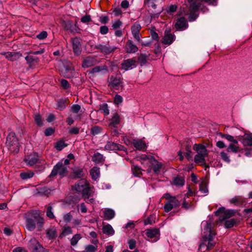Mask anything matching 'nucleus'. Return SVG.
Returning a JSON list of instances; mask_svg holds the SVG:
<instances>
[{
  "instance_id": "obj_17",
  "label": "nucleus",
  "mask_w": 252,
  "mask_h": 252,
  "mask_svg": "<svg viewBox=\"0 0 252 252\" xmlns=\"http://www.w3.org/2000/svg\"><path fill=\"white\" fill-rule=\"evenodd\" d=\"M107 71L108 68L106 65L96 66L89 71V74L94 75L103 74L106 73Z\"/></svg>"
},
{
  "instance_id": "obj_37",
  "label": "nucleus",
  "mask_w": 252,
  "mask_h": 252,
  "mask_svg": "<svg viewBox=\"0 0 252 252\" xmlns=\"http://www.w3.org/2000/svg\"><path fill=\"white\" fill-rule=\"evenodd\" d=\"M27 228L30 231L33 230L35 228V223L32 219H28L27 220Z\"/></svg>"
},
{
  "instance_id": "obj_5",
  "label": "nucleus",
  "mask_w": 252,
  "mask_h": 252,
  "mask_svg": "<svg viewBox=\"0 0 252 252\" xmlns=\"http://www.w3.org/2000/svg\"><path fill=\"white\" fill-rule=\"evenodd\" d=\"M164 197L168 200V202L164 206V209L166 212H169L173 208L177 207L180 205V201L175 196H171L168 193H165Z\"/></svg>"
},
{
  "instance_id": "obj_53",
  "label": "nucleus",
  "mask_w": 252,
  "mask_h": 252,
  "mask_svg": "<svg viewBox=\"0 0 252 252\" xmlns=\"http://www.w3.org/2000/svg\"><path fill=\"white\" fill-rule=\"evenodd\" d=\"M74 175L77 178H81L83 176L84 172L82 169H76L74 171Z\"/></svg>"
},
{
  "instance_id": "obj_16",
  "label": "nucleus",
  "mask_w": 252,
  "mask_h": 252,
  "mask_svg": "<svg viewBox=\"0 0 252 252\" xmlns=\"http://www.w3.org/2000/svg\"><path fill=\"white\" fill-rule=\"evenodd\" d=\"M240 140L244 147H252V133L245 134L241 136Z\"/></svg>"
},
{
  "instance_id": "obj_25",
  "label": "nucleus",
  "mask_w": 252,
  "mask_h": 252,
  "mask_svg": "<svg viewBox=\"0 0 252 252\" xmlns=\"http://www.w3.org/2000/svg\"><path fill=\"white\" fill-rule=\"evenodd\" d=\"M38 160V156L36 154L30 155L25 158V162L30 166H32L35 164Z\"/></svg>"
},
{
  "instance_id": "obj_3",
  "label": "nucleus",
  "mask_w": 252,
  "mask_h": 252,
  "mask_svg": "<svg viewBox=\"0 0 252 252\" xmlns=\"http://www.w3.org/2000/svg\"><path fill=\"white\" fill-rule=\"evenodd\" d=\"M193 149L197 153L194 157V161L196 163L204 164L205 163V158L208 156V151L204 145L194 144Z\"/></svg>"
},
{
  "instance_id": "obj_36",
  "label": "nucleus",
  "mask_w": 252,
  "mask_h": 252,
  "mask_svg": "<svg viewBox=\"0 0 252 252\" xmlns=\"http://www.w3.org/2000/svg\"><path fill=\"white\" fill-rule=\"evenodd\" d=\"M66 108L65 101L63 99H60L57 101L55 108L63 111Z\"/></svg>"
},
{
  "instance_id": "obj_21",
  "label": "nucleus",
  "mask_w": 252,
  "mask_h": 252,
  "mask_svg": "<svg viewBox=\"0 0 252 252\" xmlns=\"http://www.w3.org/2000/svg\"><path fill=\"white\" fill-rule=\"evenodd\" d=\"M187 27V22L186 19L184 17H181L179 19L175 24V27L176 29L180 31L185 30Z\"/></svg>"
},
{
  "instance_id": "obj_35",
  "label": "nucleus",
  "mask_w": 252,
  "mask_h": 252,
  "mask_svg": "<svg viewBox=\"0 0 252 252\" xmlns=\"http://www.w3.org/2000/svg\"><path fill=\"white\" fill-rule=\"evenodd\" d=\"M92 159L93 161L96 163H99L104 160L103 155L99 153H95Z\"/></svg>"
},
{
  "instance_id": "obj_48",
  "label": "nucleus",
  "mask_w": 252,
  "mask_h": 252,
  "mask_svg": "<svg viewBox=\"0 0 252 252\" xmlns=\"http://www.w3.org/2000/svg\"><path fill=\"white\" fill-rule=\"evenodd\" d=\"M34 121L39 126H43V123L41 116L39 114H36L34 117Z\"/></svg>"
},
{
  "instance_id": "obj_2",
  "label": "nucleus",
  "mask_w": 252,
  "mask_h": 252,
  "mask_svg": "<svg viewBox=\"0 0 252 252\" xmlns=\"http://www.w3.org/2000/svg\"><path fill=\"white\" fill-rule=\"evenodd\" d=\"M188 1L190 3L189 10L190 13L189 17V21H193L197 17V15L192 13L196 11L198 9L200 6V1H204L212 5L217 4V0H188Z\"/></svg>"
},
{
  "instance_id": "obj_30",
  "label": "nucleus",
  "mask_w": 252,
  "mask_h": 252,
  "mask_svg": "<svg viewBox=\"0 0 252 252\" xmlns=\"http://www.w3.org/2000/svg\"><path fill=\"white\" fill-rule=\"evenodd\" d=\"M103 215L106 220H110L114 217L115 213L112 209H105L103 211Z\"/></svg>"
},
{
  "instance_id": "obj_57",
  "label": "nucleus",
  "mask_w": 252,
  "mask_h": 252,
  "mask_svg": "<svg viewBox=\"0 0 252 252\" xmlns=\"http://www.w3.org/2000/svg\"><path fill=\"white\" fill-rule=\"evenodd\" d=\"M123 101V97L120 95L117 94L114 97V103L117 104L121 103Z\"/></svg>"
},
{
  "instance_id": "obj_10",
  "label": "nucleus",
  "mask_w": 252,
  "mask_h": 252,
  "mask_svg": "<svg viewBox=\"0 0 252 252\" xmlns=\"http://www.w3.org/2000/svg\"><path fill=\"white\" fill-rule=\"evenodd\" d=\"M109 86L114 90H119L122 87V81L119 77L112 76L108 80Z\"/></svg>"
},
{
  "instance_id": "obj_13",
  "label": "nucleus",
  "mask_w": 252,
  "mask_h": 252,
  "mask_svg": "<svg viewBox=\"0 0 252 252\" xmlns=\"http://www.w3.org/2000/svg\"><path fill=\"white\" fill-rule=\"evenodd\" d=\"M136 66V61L132 59L125 60L121 64V69L125 71L131 70Z\"/></svg>"
},
{
  "instance_id": "obj_31",
  "label": "nucleus",
  "mask_w": 252,
  "mask_h": 252,
  "mask_svg": "<svg viewBox=\"0 0 252 252\" xmlns=\"http://www.w3.org/2000/svg\"><path fill=\"white\" fill-rule=\"evenodd\" d=\"M154 159V157L152 155H142L139 157V160H140L142 163L145 162L146 164H150L151 162Z\"/></svg>"
},
{
  "instance_id": "obj_8",
  "label": "nucleus",
  "mask_w": 252,
  "mask_h": 252,
  "mask_svg": "<svg viewBox=\"0 0 252 252\" xmlns=\"http://www.w3.org/2000/svg\"><path fill=\"white\" fill-rule=\"evenodd\" d=\"M95 48L103 54L109 55L114 52L117 49V47L110 46L108 43L102 42L95 45Z\"/></svg>"
},
{
  "instance_id": "obj_40",
  "label": "nucleus",
  "mask_w": 252,
  "mask_h": 252,
  "mask_svg": "<svg viewBox=\"0 0 252 252\" xmlns=\"http://www.w3.org/2000/svg\"><path fill=\"white\" fill-rule=\"evenodd\" d=\"M82 238L80 234H76L74 235L70 239V242L72 246H74L77 245L78 242Z\"/></svg>"
},
{
  "instance_id": "obj_54",
  "label": "nucleus",
  "mask_w": 252,
  "mask_h": 252,
  "mask_svg": "<svg viewBox=\"0 0 252 252\" xmlns=\"http://www.w3.org/2000/svg\"><path fill=\"white\" fill-rule=\"evenodd\" d=\"M190 202L186 200V197H185L184 200L182 203V207L188 209L190 207Z\"/></svg>"
},
{
  "instance_id": "obj_9",
  "label": "nucleus",
  "mask_w": 252,
  "mask_h": 252,
  "mask_svg": "<svg viewBox=\"0 0 252 252\" xmlns=\"http://www.w3.org/2000/svg\"><path fill=\"white\" fill-rule=\"evenodd\" d=\"M237 140L233 141V143H231L229 145L227 149V152H233L235 153L240 152L241 153H244L246 156H249L250 155V151L247 148L241 149L237 146Z\"/></svg>"
},
{
  "instance_id": "obj_1",
  "label": "nucleus",
  "mask_w": 252,
  "mask_h": 252,
  "mask_svg": "<svg viewBox=\"0 0 252 252\" xmlns=\"http://www.w3.org/2000/svg\"><path fill=\"white\" fill-rule=\"evenodd\" d=\"M201 225L203 227V233L199 250L205 252L211 250L215 246L216 243L214 241V238L216 233L213 231L212 220L203 221Z\"/></svg>"
},
{
  "instance_id": "obj_33",
  "label": "nucleus",
  "mask_w": 252,
  "mask_h": 252,
  "mask_svg": "<svg viewBox=\"0 0 252 252\" xmlns=\"http://www.w3.org/2000/svg\"><path fill=\"white\" fill-rule=\"evenodd\" d=\"M102 230L104 234L108 235H113L115 233L114 230L110 224L104 225L102 228Z\"/></svg>"
},
{
  "instance_id": "obj_6",
  "label": "nucleus",
  "mask_w": 252,
  "mask_h": 252,
  "mask_svg": "<svg viewBox=\"0 0 252 252\" xmlns=\"http://www.w3.org/2000/svg\"><path fill=\"white\" fill-rule=\"evenodd\" d=\"M67 167L63 164V162H59L53 167L50 177H53L59 174L61 177H63L67 174Z\"/></svg>"
},
{
  "instance_id": "obj_58",
  "label": "nucleus",
  "mask_w": 252,
  "mask_h": 252,
  "mask_svg": "<svg viewBox=\"0 0 252 252\" xmlns=\"http://www.w3.org/2000/svg\"><path fill=\"white\" fill-rule=\"evenodd\" d=\"M77 207L78 210H80L82 213H85L87 211V209L84 203H82L80 205H78Z\"/></svg>"
},
{
  "instance_id": "obj_41",
  "label": "nucleus",
  "mask_w": 252,
  "mask_h": 252,
  "mask_svg": "<svg viewBox=\"0 0 252 252\" xmlns=\"http://www.w3.org/2000/svg\"><path fill=\"white\" fill-rule=\"evenodd\" d=\"M33 176V173L32 172H23L20 175V177L23 179L26 180L32 178Z\"/></svg>"
},
{
  "instance_id": "obj_61",
  "label": "nucleus",
  "mask_w": 252,
  "mask_h": 252,
  "mask_svg": "<svg viewBox=\"0 0 252 252\" xmlns=\"http://www.w3.org/2000/svg\"><path fill=\"white\" fill-rule=\"evenodd\" d=\"M47 36V32L46 31H42L39 34L36 35L37 38L43 39Z\"/></svg>"
},
{
  "instance_id": "obj_12",
  "label": "nucleus",
  "mask_w": 252,
  "mask_h": 252,
  "mask_svg": "<svg viewBox=\"0 0 252 252\" xmlns=\"http://www.w3.org/2000/svg\"><path fill=\"white\" fill-rule=\"evenodd\" d=\"M141 29L140 24L136 22L131 27L132 34L134 38L138 42L141 41L140 31Z\"/></svg>"
},
{
  "instance_id": "obj_50",
  "label": "nucleus",
  "mask_w": 252,
  "mask_h": 252,
  "mask_svg": "<svg viewBox=\"0 0 252 252\" xmlns=\"http://www.w3.org/2000/svg\"><path fill=\"white\" fill-rule=\"evenodd\" d=\"M199 191L202 193H207L208 192V189L205 183H202L200 185Z\"/></svg>"
},
{
  "instance_id": "obj_11",
  "label": "nucleus",
  "mask_w": 252,
  "mask_h": 252,
  "mask_svg": "<svg viewBox=\"0 0 252 252\" xmlns=\"http://www.w3.org/2000/svg\"><path fill=\"white\" fill-rule=\"evenodd\" d=\"M104 148L107 151H122L126 152L127 150L123 145L113 142H108Z\"/></svg>"
},
{
  "instance_id": "obj_46",
  "label": "nucleus",
  "mask_w": 252,
  "mask_h": 252,
  "mask_svg": "<svg viewBox=\"0 0 252 252\" xmlns=\"http://www.w3.org/2000/svg\"><path fill=\"white\" fill-rule=\"evenodd\" d=\"M46 216L50 219H53L55 218V216L52 211V207L49 206L47 208Z\"/></svg>"
},
{
  "instance_id": "obj_22",
  "label": "nucleus",
  "mask_w": 252,
  "mask_h": 252,
  "mask_svg": "<svg viewBox=\"0 0 252 252\" xmlns=\"http://www.w3.org/2000/svg\"><path fill=\"white\" fill-rule=\"evenodd\" d=\"M88 183L84 179L78 181L74 186V189L77 191H82L84 189L88 186Z\"/></svg>"
},
{
  "instance_id": "obj_45",
  "label": "nucleus",
  "mask_w": 252,
  "mask_h": 252,
  "mask_svg": "<svg viewBox=\"0 0 252 252\" xmlns=\"http://www.w3.org/2000/svg\"><path fill=\"white\" fill-rule=\"evenodd\" d=\"M101 131V128L98 126H94L91 129V132L93 135H96L100 133Z\"/></svg>"
},
{
  "instance_id": "obj_44",
  "label": "nucleus",
  "mask_w": 252,
  "mask_h": 252,
  "mask_svg": "<svg viewBox=\"0 0 252 252\" xmlns=\"http://www.w3.org/2000/svg\"><path fill=\"white\" fill-rule=\"evenodd\" d=\"M220 156L221 158L225 162L227 163H229L230 161V159L229 158V157L228 155L223 152H222L220 153Z\"/></svg>"
},
{
  "instance_id": "obj_32",
  "label": "nucleus",
  "mask_w": 252,
  "mask_h": 252,
  "mask_svg": "<svg viewBox=\"0 0 252 252\" xmlns=\"http://www.w3.org/2000/svg\"><path fill=\"white\" fill-rule=\"evenodd\" d=\"M2 54L5 55V58L11 61L16 60L19 55V54L18 53L11 52L4 53Z\"/></svg>"
},
{
  "instance_id": "obj_52",
  "label": "nucleus",
  "mask_w": 252,
  "mask_h": 252,
  "mask_svg": "<svg viewBox=\"0 0 252 252\" xmlns=\"http://www.w3.org/2000/svg\"><path fill=\"white\" fill-rule=\"evenodd\" d=\"M81 109V106L78 104H73L71 107V111L74 113H77Z\"/></svg>"
},
{
  "instance_id": "obj_38",
  "label": "nucleus",
  "mask_w": 252,
  "mask_h": 252,
  "mask_svg": "<svg viewBox=\"0 0 252 252\" xmlns=\"http://www.w3.org/2000/svg\"><path fill=\"white\" fill-rule=\"evenodd\" d=\"M173 183L176 186L182 187L184 186L185 181L182 177H176L174 178Z\"/></svg>"
},
{
  "instance_id": "obj_23",
  "label": "nucleus",
  "mask_w": 252,
  "mask_h": 252,
  "mask_svg": "<svg viewBox=\"0 0 252 252\" xmlns=\"http://www.w3.org/2000/svg\"><path fill=\"white\" fill-rule=\"evenodd\" d=\"M126 49L128 53H134L138 51V48L132 40H128L126 45Z\"/></svg>"
},
{
  "instance_id": "obj_27",
  "label": "nucleus",
  "mask_w": 252,
  "mask_h": 252,
  "mask_svg": "<svg viewBox=\"0 0 252 252\" xmlns=\"http://www.w3.org/2000/svg\"><path fill=\"white\" fill-rule=\"evenodd\" d=\"M245 201V199L241 196H235L230 200L231 203L234 204L237 206L242 205Z\"/></svg>"
},
{
  "instance_id": "obj_4",
  "label": "nucleus",
  "mask_w": 252,
  "mask_h": 252,
  "mask_svg": "<svg viewBox=\"0 0 252 252\" xmlns=\"http://www.w3.org/2000/svg\"><path fill=\"white\" fill-rule=\"evenodd\" d=\"M6 145L9 150L14 154L19 152V144L15 133H9L6 138Z\"/></svg>"
},
{
  "instance_id": "obj_26",
  "label": "nucleus",
  "mask_w": 252,
  "mask_h": 252,
  "mask_svg": "<svg viewBox=\"0 0 252 252\" xmlns=\"http://www.w3.org/2000/svg\"><path fill=\"white\" fill-rule=\"evenodd\" d=\"M174 40V35L169 33V32L165 31V35L162 40V43L164 44H171Z\"/></svg>"
},
{
  "instance_id": "obj_39",
  "label": "nucleus",
  "mask_w": 252,
  "mask_h": 252,
  "mask_svg": "<svg viewBox=\"0 0 252 252\" xmlns=\"http://www.w3.org/2000/svg\"><path fill=\"white\" fill-rule=\"evenodd\" d=\"M120 122V117L118 113H116L111 119V125L115 126Z\"/></svg>"
},
{
  "instance_id": "obj_59",
  "label": "nucleus",
  "mask_w": 252,
  "mask_h": 252,
  "mask_svg": "<svg viewBox=\"0 0 252 252\" xmlns=\"http://www.w3.org/2000/svg\"><path fill=\"white\" fill-rule=\"evenodd\" d=\"M91 16L89 15H86L83 16L81 19V21L84 23H87L91 21Z\"/></svg>"
},
{
  "instance_id": "obj_62",
  "label": "nucleus",
  "mask_w": 252,
  "mask_h": 252,
  "mask_svg": "<svg viewBox=\"0 0 252 252\" xmlns=\"http://www.w3.org/2000/svg\"><path fill=\"white\" fill-rule=\"evenodd\" d=\"M186 152L185 153L184 155L186 158L189 160L191 158V151L190 148L189 147H187L186 148Z\"/></svg>"
},
{
  "instance_id": "obj_63",
  "label": "nucleus",
  "mask_w": 252,
  "mask_h": 252,
  "mask_svg": "<svg viewBox=\"0 0 252 252\" xmlns=\"http://www.w3.org/2000/svg\"><path fill=\"white\" fill-rule=\"evenodd\" d=\"M79 132V128L77 127H73L69 129V133L72 134H77Z\"/></svg>"
},
{
  "instance_id": "obj_14",
  "label": "nucleus",
  "mask_w": 252,
  "mask_h": 252,
  "mask_svg": "<svg viewBox=\"0 0 252 252\" xmlns=\"http://www.w3.org/2000/svg\"><path fill=\"white\" fill-rule=\"evenodd\" d=\"M97 63V61L95 58L89 56L83 59L82 66L83 68H88L95 65Z\"/></svg>"
},
{
  "instance_id": "obj_34",
  "label": "nucleus",
  "mask_w": 252,
  "mask_h": 252,
  "mask_svg": "<svg viewBox=\"0 0 252 252\" xmlns=\"http://www.w3.org/2000/svg\"><path fill=\"white\" fill-rule=\"evenodd\" d=\"M72 230L71 228L68 226H65L63 228L62 232L60 235V238H63L67 235L72 234Z\"/></svg>"
},
{
  "instance_id": "obj_19",
  "label": "nucleus",
  "mask_w": 252,
  "mask_h": 252,
  "mask_svg": "<svg viewBox=\"0 0 252 252\" xmlns=\"http://www.w3.org/2000/svg\"><path fill=\"white\" fill-rule=\"evenodd\" d=\"M159 231L158 229H148L146 231V235L150 239H154V241H157L158 239Z\"/></svg>"
},
{
  "instance_id": "obj_60",
  "label": "nucleus",
  "mask_w": 252,
  "mask_h": 252,
  "mask_svg": "<svg viewBox=\"0 0 252 252\" xmlns=\"http://www.w3.org/2000/svg\"><path fill=\"white\" fill-rule=\"evenodd\" d=\"M32 54H30V52L29 55L25 58L26 60L28 63H31L35 60V59Z\"/></svg>"
},
{
  "instance_id": "obj_55",
  "label": "nucleus",
  "mask_w": 252,
  "mask_h": 252,
  "mask_svg": "<svg viewBox=\"0 0 252 252\" xmlns=\"http://www.w3.org/2000/svg\"><path fill=\"white\" fill-rule=\"evenodd\" d=\"M159 1V0H147V3L149 6H151L154 8H156V3Z\"/></svg>"
},
{
  "instance_id": "obj_15",
  "label": "nucleus",
  "mask_w": 252,
  "mask_h": 252,
  "mask_svg": "<svg viewBox=\"0 0 252 252\" xmlns=\"http://www.w3.org/2000/svg\"><path fill=\"white\" fill-rule=\"evenodd\" d=\"M28 246L29 248L34 251V252H39L43 248L42 246L35 238H32L30 240Z\"/></svg>"
},
{
  "instance_id": "obj_42",
  "label": "nucleus",
  "mask_w": 252,
  "mask_h": 252,
  "mask_svg": "<svg viewBox=\"0 0 252 252\" xmlns=\"http://www.w3.org/2000/svg\"><path fill=\"white\" fill-rule=\"evenodd\" d=\"M67 145L65 143V142L61 140L58 141L56 143L55 147L56 148L57 150L61 151L64 147H65Z\"/></svg>"
},
{
  "instance_id": "obj_18",
  "label": "nucleus",
  "mask_w": 252,
  "mask_h": 252,
  "mask_svg": "<svg viewBox=\"0 0 252 252\" xmlns=\"http://www.w3.org/2000/svg\"><path fill=\"white\" fill-rule=\"evenodd\" d=\"M72 43L74 54L79 55L81 53V47L79 39L76 37L72 39Z\"/></svg>"
},
{
  "instance_id": "obj_56",
  "label": "nucleus",
  "mask_w": 252,
  "mask_h": 252,
  "mask_svg": "<svg viewBox=\"0 0 252 252\" xmlns=\"http://www.w3.org/2000/svg\"><path fill=\"white\" fill-rule=\"evenodd\" d=\"M62 86L65 89H67L70 88V85L68 82L65 79H62L61 80Z\"/></svg>"
},
{
  "instance_id": "obj_28",
  "label": "nucleus",
  "mask_w": 252,
  "mask_h": 252,
  "mask_svg": "<svg viewBox=\"0 0 252 252\" xmlns=\"http://www.w3.org/2000/svg\"><path fill=\"white\" fill-rule=\"evenodd\" d=\"M150 166L153 167L154 172L158 174L159 172L160 169L162 167V164L154 158L150 164Z\"/></svg>"
},
{
  "instance_id": "obj_51",
  "label": "nucleus",
  "mask_w": 252,
  "mask_h": 252,
  "mask_svg": "<svg viewBox=\"0 0 252 252\" xmlns=\"http://www.w3.org/2000/svg\"><path fill=\"white\" fill-rule=\"evenodd\" d=\"M56 234V231L54 229H49L47 231V237L50 239H52L55 238Z\"/></svg>"
},
{
  "instance_id": "obj_64",
  "label": "nucleus",
  "mask_w": 252,
  "mask_h": 252,
  "mask_svg": "<svg viewBox=\"0 0 252 252\" xmlns=\"http://www.w3.org/2000/svg\"><path fill=\"white\" fill-rule=\"evenodd\" d=\"M86 252H95L96 251L95 247L93 245H89L85 249Z\"/></svg>"
},
{
  "instance_id": "obj_20",
  "label": "nucleus",
  "mask_w": 252,
  "mask_h": 252,
  "mask_svg": "<svg viewBox=\"0 0 252 252\" xmlns=\"http://www.w3.org/2000/svg\"><path fill=\"white\" fill-rule=\"evenodd\" d=\"M94 188L90 187L89 184L88 186L82 191V196L84 199H86L88 197H94Z\"/></svg>"
},
{
  "instance_id": "obj_49",
  "label": "nucleus",
  "mask_w": 252,
  "mask_h": 252,
  "mask_svg": "<svg viewBox=\"0 0 252 252\" xmlns=\"http://www.w3.org/2000/svg\"><path fill=\"white\" fill-rule=\"evenodd\" d=\"M122 25V23L120 20H116L113 22L112 27L113 29H117L120 28Z\"/></svg>"
},
{
  "instance_id": "obj_43",
  "label": "nucleus",
  "mask_w": 252,
  "mask_h": 252,
  "mask_svg": "<svg viewBox=\"0 0 252 252\" xmlns=\"http://www.w3.org/2000/svg\"><path fill=\"white\" fill-rule=\"evenodd\" d=\"M63 221L65 223H67L70 222V221L72 219V216L71 215L70 213H65V214H63Z\"/></svg>"
},
{
  "instance_id": "obj_24",
  "label": "nucleus",
  "mask_w": 252,
  "mask_h": 252,
  "mask_svg": "<svg viewBox=\"0 0 252 252\" xmlns=\"http://www.w3.org/2000/svg\"><path fill=\"white\" fill-rule=\"evenodd\" d=\"M132 144L138 150H144L147 148L146 143L142 139H134Z\"/></svg>"
},
{
  "instance_id": "obj_7",
  "label": "nucleus",
  "mask_w": 252,
  "mask_h": 252,
  "mask_svg": "<svg viewBox=\"0 0 252 252\" xmlns=\"http://www.w3.org/2000/svg\"><path fill=\"white\" fill-rule=\"evenodd\" d=\"M236 212L232 209L226 210L224 207H220L216 211L215 215L219 216V219L220 221L224 220L229 218L235 214Z\"/></svg>"
},
{
  "instance_id": "obj_29",
  "label": "nucleus",
  "mask_w": 252,
  "mask_h": 252,
  "mask_svg": "<svg viewBox=\"0 0 252 252\" xmlns=\"http://www.w3.org/2000/svg\"><path fill=\"white\" fill-rule=\"evenodd\" d=\"M90 175L93 180L96 181L99 178L100 169L97 167H94L90 170Z\"/></svg>"
},
{
  "instance_id": "obj_47",
  "label": "nucleus",
  "mask_w": 252,
  "mask_h": 252,
  "mask_svg": "<svg viewBox=\"0 0 252 252\" xmlns=\"http://www.w3.org/2000/svg\"><path fill=\"white\" fill-rule=\"evenodd\" d=\"M235 221L234 219H230L225 221L224 225L227 228H231L233 226Z\"/></svg>"
}]
</instances>
